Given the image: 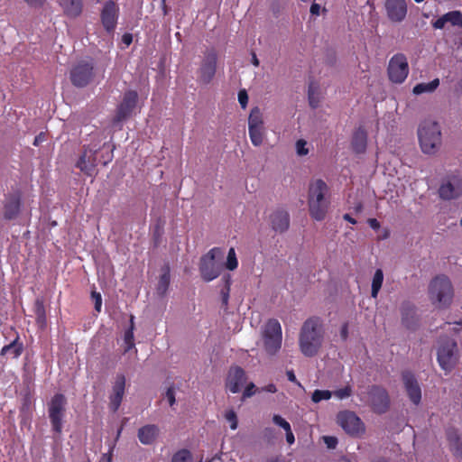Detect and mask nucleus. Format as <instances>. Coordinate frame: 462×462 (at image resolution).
I'll return each instance as SVG.
<instances>
[{
  "label": "nucleus",
  "mask_w": 462,
  "mask_h": 462,
  "mask_svg": "<svg viewBox=\"0 0 462 462\" xmlns=\"http://www.w3.org/2000/svg\"><path fill=\"white\" fill-rule=\"evenodd\" d=\"M447 439L452 453L456 457L462 458V441L460 440L457 430L454 429H448L447 430Z\"/></svg>",
  "instance_id": "c756f323"
},
{
  "label": "nucleus",
  "mask_w": 462,
  "mask_h": 462,
  "mask_svg": "<svg viewBox=\"0 0 462 462\" xmlns=\"http://www.w3.org/2000/svg\"><path fill=\"white\" fill-rule=\"evenodd\" d=\"M439 343V346L437 352L438 363L446 374L450 373L457 362V354L458 349L457 341L448 337H441Z\"/></svg>",
  "instance_id": "39448f33"
},
{
  "label": "nucleus",
  "mask_w": 462,
  "mask_h": 462,
  "mask_svg": "<svg viewBox=\"0 0 462 462\" xmlns=\"http://www.w3.org/2000/svg\"><path fill=\"white\" fill-rule=\"evenodd\" d=\"M171 281L170 267L169 265L163 266L162 269V274L160 275L157 284V293L161 296L165 295L168 291Z\"/></svg>",
  "instance_id": "7c9ffc66"
},
{
  "label": "nucleus",
  "mask_w": 462,
  "mask_h": 462,
  "mask_svg": "<svg viewBox=\"0 0 462 462\" xmlns=\"http://www.w3.org/2000/svg\"><path fill=\"white\" fill-rule=\"evenodd\" d=\"M95 77V65L92 59L78 61L69 71V79L77 88L87 87Z\"/></svg>",
  "instance_id": "6e6552de"
},
{
  "label": "nucleus",
  "mask_w": 462,
  "mask_h": 462,
  "mask_svg": "<svg viewBox=\"0 0 462 462\" xmlns=\"http://www.w3.org/2000/svg\"><path fill=\"white\" fill-rule=\"evenodd\" d=\"M325 337L323 320L317 316L307 319L300 331L299 346L303 356L312 357L318 355Z\"/></svg>",
  "instance_id": "f257e3e1"
},
{
  "label": "nucleus",
  "mask_w": 462,
  "mask_h": 462,
  "mask_svg": "<svg viewBox=\"0 0 462 462\" xmlns=\"http://www.w3.org/2000/svg\"><path fill=\"white\" fill-rule=\"evenodd\" d=\"M337 420L341 428L353 437H359L365 433V424L354 411H340Z\"/></svg>",
  "instance_id": "f8f14e48"
},
{
  "label": "nucleus",
  "mask_w": 462,
  "mask_h": 462,
  "mask_svg": "<svg viewBox=\"0 0 462 462\" xmlns=\"http://www.w3.org/2000/svg\"><path fill=\"white\" fill-rule=\"evenodd\" d=\"M91 297L94 300V303H95V310L97 311H100L101 310V307H102V297H101V294L99 292H97V291H92L91 292Z\"/></svg>",
  "instance_id": "de8ad7c7"
},
{
  "label": "nucleus",
  "mask_w": 462,
  "mask_h": 462,
  "mask_svg": "<svg viewBox=\"0 0 462 462\" xmlns=\"http://www.w3.org/2000/svg\"><path fill=\"white\" fill-rule=\"evenodd\" d=\"M319 87L317 82L311 81L309 84L308 99H309L310 106L312 108H317L319 105Z\"/></svg>",
  "instance_id": "473e14b6"
},
{
  "label": "nucleus",
  "mask_w": 462,
  "mask_h": 462,
  "mask_svg": "<svg viewBox=\"0 0 462 462\" xmlns=\"http://www.w3.org/2000/svg\"><path fill=\"white\" fill-rule=\"evenodd\" d=\"M367 223L374 230H378L381 226L380 222L376 218H369Z\"/></svg>",
  "instance_id": "bf43d9fd"
},
{
  "label": "nucleus",
  "mask_w": 462,
  "mask_h": 462,
  "mask_svg": "<svg viewBox=\"0 0 462 462\" xmlns=\"http://www.w3.org/2000/svg\"><path fill=\"white\" fill-rule=\"evenodd\" d=\"M446 23L455 28V33L462 42V14L459 11H451L444 14Z\"/></svg>",
  "instance_id": "c85d7f7f"
},
{
  "label": "nucleus",
  "mask_w": 462,
  "mask_h": 462,
  "mask_svg": "<svg viewBox=\"0 0 462 462\" xmlns=\"http://www.w3.org/2000/svg\"><path fill=\"white\" fill-rule=\"evenodd\" d=\"M402 379L410 401L414 405H419L421 401V389L415 375L410 371H404Z\"/></svg>",
  "instance_id": "f3484780"
},
{
  "label": "nucleus",
  "mask_w": 462,
  "mask_h": 462,
  "mask_svg": "<svg viewBox=\"0 0 462 462\" xmlns=\"http://www.w3.org/2000/svg\"><path fill=\"white\" fill-rule=\"evenodd\" d=\"M24 350L23 343L21 341L19 335L9 344L4 346L0 351V356H11L12 358L17 359L21 356Z\"/></svg>",
  "instance_id": "bb28decb"
},
{
  "label": "nucleus",
  "mask_w": 462,
  "mask_h": 462,
  "mask_svg": "<svg viewBox=\"0 0 462 462\" xmlns=\"http://www.w3.org/2000/svg\"><path fill=\"white\" fill-rule=\"evenodd\" d=\"M224 251L219 247L210 249L206 254L202 255L199 263V272L205 282H211L217 278L221 272V266L217 263V259H221Z\"/></svg>",
  "instance_id": "423d86ee"
},
{
  "label": "nucleus",
  "mask_w": 462,
  "mask_h": 462,
  "mask_svg": "<svg viewBox=\"0 0 462 462\" xmlns=\"http://www.w3.org/2000/svg\"><path fill=\"white\" fill-rule=\"evenodd\" d=\"M287 378L290 382L296 383L297 385L300 386V382L297 380L295 374L292 370H288L286 372Z\"/></svg>",
  "instance_id": "6e6d98bb"
},
{
  "label": "nucleus",
  "mask_w": 462,
  "mask_h": 462,
  "mask_svg": "<svg viewBox=\"0 0 462 462\" xmlns=\"http://www.w3.org/2000/svg\"><path fill=\"white\" fill-rule=\"evenodd\" d=\"M246 382V374L240 366H234L229 369L226 386L233 393H239Z\"/></svg>",
  "instance_id": "5701e85b"
},
{
  "label": "nucleus",
  "mask_w": 462,
  "mask_h": 462,
  "mask_svg": "<svg viewBox=\"0 0 462 462\" xmlns=\"http://www.w3.org/2000/svg\"><path fill=\"white\" fill-rule=\"evenodd\" d=\"M273 421L274 424L282 428L285 431H288V428L291 427L290 423L278 414L273 415Z\"/></svg>",
  "instance_id": "a18cd8bd"
},
{
  "label": "nucleus",
  "mask_w": 462,
  "mask_h": 462,
  "mask_svg": "<svg viewBox=\"0 0 462 462\" xmlns=\"http://www.w3.org/2000/svg\"><path fill=\"white\" fill-rule=\"evenodd\" d=\"M387 73L393 83H402L409 74V64L403 53L394 54L389 60Z\"/></svg>",
  "instance_id": "9b49d317"
},
{
  "label": "nucleus",
  "mask_w": 462,
  "mask_h": 462,
  "mask_svg": "<svg viewBox=\"0 0 462 462\" xmlns=\"http://www.w3.org/2000/svg\"><path fill=\"white\" fill-rule=\"evenodd\" d=\"M320 11V5L319 4L313 3L310 6V13L313 15H319Z\"/></svg>",
  "instance_id": "680f3d73"
},
{
  "label": "nucleus",
  "mask_w": 462,
  "mask_h": 462,
  "mask_svg": "<svg viewBox=\"0 0 462 462\" xmlns=\"http://www.w3.org/2000/svg\"><path fill=\"white\" fill-rule=\"evenodd\" d=\"M349 336V324L348 322H344L340 328V337L342 341L346 342Z\"/></svg>",
  "instance_id": "8fccbe9b"
},
{
  "label": "nucleus",
  "mask_w": 462,
  "mask_h": 462,
  "mask_svg": "<svg viewBox=\"0 0 462 462\" xmlns=\"http://www.w3.org/2000/svg\"><path fill=\"white\" fill-rule=\"evenodd\" d=\"M2 218L12 221L18 218L23 208V198L20 190L5 194L2 201Z\"/></svg>",
  "instance_id": "9d476101"
},
{
  "label": "nucleus",
  "mask_w": 462,
  "mask_h": 462,
  "mask_svg": "<svg viewBox=\"0 0 462 462\" xmlns=\"http://www.w3.org/2000/svg\"><path fill=\"white\" fill-rule=\"evenodd\" d=\"M217 54L215 50H209L205 53L198 70V81L208 84L215 77L217 71Z\"/></svg>",
  "instance_id": "ddd939ff"
},
{
  "label": "nucleus",
  "mask_w": 462,
  "mask_h": 462,
  "mask_svg": "<svg viewBox=\"0 0 462 462\" xmlns=\"http://www.w3.org/2000/svg\"><path fill=\"white\" fill-rule=\"evenodd\" d=\"M138 101V94L134 90H128L124 94L122 102L119 104L116 109V116L114 117V123H120L128 118L136 106Z\"/></svg>",
  "instance_id": "4468645a"
},
{
  "label": "nucleus",
  "mask_w": 462,
  "mask_h": 462,
  "mask_svg": "<svg viewBox=\"0 0 462 462\" xmlns=\"http://www.w3.org/2000/svg\"><path fill=\"white\" fill-rule=\"evenodd\" d=\"M225 419L226 420V421H228L230 423V428L232 430L237 429L238 420H237V416H236V413L235 412V411H233V410L226 411L225 413Z\"/></svg>",
  "instance_id": "c03bdc74"
},
{
  "label": "nucleus",
  "mask_w": 462,
  "mask_h": 462,
  "mask_svg": "<svg viewBox=\"0 0 462 462\" xmlns=\"http://www.w3.org/2000/svg\"><path fill=\"white\" fill-rule=\"evenodd\" d=\"M323 439L328 448H335L337 445V439L336 437L325 436Z\"/></svg>",
  "instance_id": "603ef678"
},
{
  "label": "nucleus",
  "mask_w": 462,
  "mask_h": 462,
  "mask_svg": "<svg viewBox=\"0 0 462 462\" xmlns=\"http://www.w3.org/2000/svg\"><path fill=\"white\" fill-rule=\"evenodd\" d=\"M269 222L273 231L282 234L290 227V214L285 208H278L270 214Z\"/></svg>",
  "instance_id": "6ab92c4d"
},
{
  "label": "nucleus",
  "mask_w": 462,
  "mask_h": 462,
  "mask_svg": "<svg viewBox=\"0 0 462 462\" xmlns=\"http://www.w3.org/2000/svg\"><path fill=\"white\" fill-rule=\"evenodd\" d=\"M263 391H266L268 393H274L277 392V388L275 386V384L273 383H269L268 385L264 386L263 388Z\"/></svg>",
  "instance_id": "0e129e2a"
},
{
  "label": "nucleus",
  "mask_w": 462,
  "mask_h": 462,
  "mask_svg": "<svg viewBox=\"0 0 462 462\" xmlns=\"http://www.w3.org/2000/svg\"><path fill=\"white\" fill-rule=\"evenodd\" d=\"M225 266L229 271H234L238 266V261H237V258H236V251H235V248H233V247H231L228 250V254H227L226 262L225 263Z\"/></svg>",
  "instance_id": "a19ab883"
},
{
  "label": "nucleus",
  "mask_w": 462,
  "mask_h": 462,
  "mask_svg": "<svg viewBox=\"0 0 462 462\" xmlns=\"http://www.w3.org/2000/svg\"><path fill=\"white\" fill-rule=\"evenodd\" d=\"M385 10L387 17L393 23L402 22L407 15V4L405 0H386Z\"/></svg>",
  "instance_id": "aec40b11"
},
{
  "label": "nucleus",
  "mask_w": 462,
  "mask_h": 462,
  "mask_svg": "<svg viewBox=\"0 0 462 462\" xmlns=\"http://www.w3.org/2000/svg\"><path fill=\"white\" fill-rule=\"evenodd\" d=\"M439 86V79H435L428 83H419L417 84L413 89L412 92L415 95H420L422 93L426 92H433Z\"/></svg>",
  "instance_id": "72a5a7b5"
},
{
  "label": "nucleus",
  "mask_w": 462,
  "mask_h": 462,
  "mask_svg": "<svg viewBox=\"0 0 462 462\" xmlns=\"http://www.w3.org/2000/svg\"><path fill=\"white\" fill-rule=\"evenodd\" d=\"M282 332L280 322L275 319L267 321L263 330V346L270 355L276 354L282 346Z\"/></svg>",
  "instance_id": "1a4fd4ad"
},
{
  "label": "nucleus",
  "mask_w": 462,
  "mask_h": 462,
  "mask_svg": "<svg viewBox=\"0 0 462 462\" xmlns=\"http://www.w3.org/2000/svg\"><path fill=\"white\" fill-rule=\"evenodd\" d=\"M332 395L336 396L339 400L348 398L352 395V388L350 385H346L343 388L334 391L332 393Z\"/></svg>",
  "instance_id": "37998d69"
},
{
  "label": "nucleus",
  "mask_w": 462,
  "mask_h": 462,
  "mask_svg": "<svg viewBox=\"0 0 462 462\" xmlns=\"http://www.w3.org/2000/svg\"><path fill=\"white\" fill-rule=\"evenodd\" d=\"M383 282V273L381 269H377L374 274L372 281L371 296L377 298L380 289Z\"/></svg>",
  "instance_id": "e433bc0d"
},
{
  "label": "nucleus",
  "mask_w": 462,
  "mask_h": 462,
  "mask_svg": "<svg viewBox=\"0 0 462 462\" xmlns=\"http://www.w3.org/2000/svg\"><path fill=\"white\" fill-rule=\"evenodd\" d=\"M332 396V392L328 390H315L311 395V401L318 403L323 400H329Z\"/></svg>",
  "instance_id": "79ce46f5"
},
{
  "label": "nucleus",
  "mask_w": 462,
  "mask_h": 462,
  "mask_svg": "<svg viewBox=\"0 0 462 462\" xmlns=\"http://www.w3.org/2000/svg\"><path fill=\"white\" fill-rule=\"evenodd\" d=\"M369 397L374 412L382 414L387 411L390 406V397L384 388L373 385L369 391Z\"/></svg>",
  "instance_id": "2eb2a0df"
},
{
  "label": "nucleus",
  "mask_w": 462,
  "mask_h": 462,
  "mask_svg": "<svg viewBox=\"0 0 462 462\" xmlns=\"http://www.w3.org/2000/svg\"><path fill=\"white\" fill-rule=\"evenodd\" d=\"M58 4L62 9L64 15L70 19H75L82 14V0H58Z\"/></svg>",
  "instance_id": "a878e982"
},
{
  "label": "nucleus",
  "mask_w": 462,
  "mask_h": 462,
  "mask_svg": "<svg viewBox=\"0 0 462 462\" xmlns=\"http://www.w3.org/2000/svg\"><path fill=\"white\" fill-rule=\"evenodd\" d=\"M374 462H390L389 460H387L386 458H383V457H381V458H378L376 459L375 461Z\"/></svg>",
  "instance_id": "774afa93"
},
{
  "label": "nucleus",
  "mask_w": 462,
  "mask_h": 462,
  "mask_svg": "<svg viewBox=\"0 0 462 462\" xmlns=\"http://www.w3.org/2000/svg\"><path fill=\"white\" fill-rule=\"evenodd\" d=\"M255 393V385L254 383H250L243 392V399L249 398Z\"/></svg>",
  "instance_id": "3c124183"
},
{
  "label": "nucleus",
  "mask_w": 462,
  "mask_h": 462,
  "mask_svg": "<svg viewBox=\"0 0 462 462\" xmlns=\"http://www.w3.org/2000/svg\"><path fill=\"white\" fill-rule=\"evenodd\" d=\"M97 165V150H92L84 146V151L77 161L75 166L84 174L91 177L95 174Z\"/></svg>",
  "instance_id": "a211bd4d"
},
{
  "label": "nucleus",
  "mask_w": 462,
  "mask_h": 462,
  "mask_svg": "<svg viewBox=\"0 0 462 462\" xmlns=\"http://www.w3.org/2000/svg\"><path fill=\"white\" fill-rule=\"evenodd\" d=\"M125 388V377L124 374H117L109 396V409L116 412L119 409Z\"/></svg>",
  "instance_id": "4be33fe9"
},
{
  "label": "nucleus",
  "mask_w": 462,
  "mask_h": 462,
  "mask_svg": "<svg viewBox=\"0 0 462 462\" xmlns=\"http://www.w3.org/2000/svg\"><path fill=\"white\" fill-rule=\"evenodd\" d=\"M67 399L62 393L54 394L48 403V414L52 431L60 435L63 429V419L66 413Z\"/></svg>",
  "instance_id": "0eeeda50"
},
{
  "label": "nucleus",
  "mask_w": 462,
  "mask_h": 462,
  "mask_svg": "<svg viewBox=\"0 0 462 462\" xmlns=\"http://www.w3.org/2000/svg\"><path fill=\"white\" fill-rule=\"evenodd\" d=\"M429 296L434 304L448 307L453 300L454 290L450 280L445 275L433 278L429 285Z\"/></svg>",
  "instance_id": "7ed1b4c3"
},
{
  "label": "nucleus",
  "mask_w": 462,
  "mask_h": 462,
  "mask_svg": "<svg viewBox=\"0 0 462 462\" xmlns=\"http://www.w3.org/2000/svg\"><path fill=\"white\" fill-rule=\"evenodd\" d=\"M166 398L168 399V402H169V404L171 406H173V404L175 403L176 400H175V391H174V388L172 386L169 387L166 391Z\"/></svg>",
  "instance_id": "864d4df0"
},
{
  "label": "nucleus",
  "mask_w": 462,
  "mask_h": 462,
  "mask_svg": "<svg viewBox=\"0 0 462 462\" xmlns=\"http://www.w3.org/2000/svg\"><path fill=\"white\" fill-rule=\"evenodd\" d=\"M238 102L242 108H245L248 103V95L245 89H241L238 92Z\"/></svg>",
  "instance_id": "09e8293b"
},
{
  "label": "nucleus",
  "mask_w": 462,
  "mask_h": 462,
  "mask_svg": "<svg viewBox=\"0 0 462 462\" xmlns=\"http://www.w3.org/2000/svg\"><path fill=\"white\" fill-rule=\"evenodd\" d=\"M171 462H192L191 452L187 448L180 449L172 456Z\"/></svg>",
  "instance_id": "ea45409f"
},
{
  "label": "nucleus",
  "mask_w": 462,
  "mask_h": 462,
  "mask_svg": "<svg viewBox=\"0 0 462 462\" xmlns=\"http://www.w3.org/2000/svg\"><path fill=\"white\" fill-rule=\"evenodd\" d=\"M330 206L329 188L321 179L311 180L308 189V208L311 218L325 219Z\"/></svg>",
  "instance_id": "f03ea898"
},
{
  "label": "nucleus",
  "mask_w": 462,
  "mask_h": 462,
  "mask_svg": "<svg viewBox=\"0 0 462 462\" xmlns=\"http://www.w3.org/2000/svg\"><path fill=\"white\" fill-rule=\"evenodd\" d=\"M367 133L363 127H358L352 138L351 145L356 153H364L366 150Z\"/></svg>",
  "instance_id": "cd10ccee"
},
{
  "label": "nucleus",
  "mask_w": 462,
  "mask_h": 462,
  "mask_svg": "<svg viewBox=\"0 0 462 462\" xmlns=\"http://www.w3.org/2000/svg\"><path fill=\"white\" fill-rule=\"evenodd\" d=\"M263 127V114L258 106L252 108L248 117V127Z\"/></svg>",
  "instance_id": "f704fd0d"
},
{
  "label": "nucleus",
  "mask_w": 462,
  "mask_h": 462,
  "mask_svg": "<svg viewBox=\"0 0 462 462\" xmlns=\"http://www.w3.org/2000/svg\"><path fill=\"white\" fill-rule=\"evenodd\" d=\"M343 218L353 225L356 224V220L354 217H352L349 214H345L343 216Z\"/></svg>",
  "instance_id": "69168bd1"
},
{
  "label": "nucleus",
  "mask_w": 462,
  "mask_h": 462,
  "mask_svg": "<svg viewBox=\"0 0 462 462\" xmlns=\"http://www.w3.org/2000/svg\"><path fill=\"white\" fill-rule=\"evenodd\" d=\"M125 343L126 345V347L125 349V352L130 351L134 346V317H131V326L130 328L125 332Z\"/></svg>",
  "instance_id": "4c0bfd02"
},
{
  "label": "nucleus",
  "mask_w": 462,
  "mask_h": 462,
  "mask_svg": "<svg viewBox=\"0 0 462 462\" xmlns=\"http://www.w3.org/2000/svg\"><path fill=\"white\" fill-rule=\"evenodd\" d=\"M225 282L224 288L221 290V297L223 305L226 306L229 300L230 287H231V275L225 274L222 278Z\"/></svg>",
  "instance_id": "58836bf2"
},
{
  "label": "nucleus",
  "mask_w": 462,
  "mask_h": 462,
  "mask_svg": "<svg viewBox=\"0 0 462 462\" xmlns=\"http://www.w3.org/2000/svg\"><path fill=\"white\" fill-rule=\"evenodd\" d=\"M162 8L163 14L166 15L168 14V7L166 5V0H162Z\"/></svg>",
  "instance_id": "338daca9"
},
{
  "label": "nucleus",
  "mask_w": 462,
  "mask_h": 462,
  "mask_svg": "<svg viewBox=\"0 0 462 462\" xmlns=\"http://www.w3.org/2000/svg\"><path fill=\"white\" fill-rule=\"evenodd\" d=\"M439 197L443 199H453L462 194V179L451 176L446 183H442L439 189Z\"/></svg>",
  "instance_id": "412c9836"
},
{
  "label": "nucleus",
  "mask_w": 462,
  "mask_h": 462,
  "mask_svg": "<svg viewBox=\"0 0 462 462\" xmlns=\"http://www.w3.org/2000/svg\"><path fill=\"white\" fill-rule=\"evenodd\" d=\"M34 313L36 316V323L40 327H44L46 325V311L42 299H36L34 302Z\"/></svg>",
  "instance_id": "2f4dec72"
},
{
  "label": "nucleus",
  "mask_w": 462,
  "mask_h": 462,
  "mask_svg": "<svg viewBox=\"0 0 462 462\" xmlns=\"http://www.w3.org/2000/svg\"><path fill=\"white\" fill-rule=\"evenodd\" d=\"M27 5L32 7H41L43 5L45 0H23Z\"/></svg>",
  "instance_id": "4d7b16f0"
},
{
  "label": "nucleus",
  "mask_w": 462,
  "mask_h": 462,
  "mask_svg": "<svg viewBox=\"0 0 462 462\" xmlns=\"http://www.w3.org/2000/svg\"><path fill=\"white\" fill-rule=\"evenodd\" d=\"M306 141H304L303 139H300V140H298L296 142V149H297V153L300 156L302 155H307L309 153V150L306 148Z\"/></svg>",
  "instance_id": "49530a36"
},
{
  "label": "nucleus",
  "mask_w": 462,
  "mask_h": 462,
  "mask_svg": "<svg viewBox=\"0 0 462 462\" xmlns=\"http://www.w3.org/2000/svg\"><path fill=\"white\" fill-rule=\"evenodd\" d=\"M160 435V429L155 424H146L138 430L137 437L143 445H152Z\"/></svg>",
  "instance_id": "393cba45"
},
{
  "label": "nucleus",
  "mask_w": 462,
  "mask_h": 462,
  "mask_svg": "<svg viewBox=\"0 0 462 462\" xmlns=\"http://www.w3.org/2000/svg\"><path fill=\"white\" fill-rule=\"evenodd\" d=\"M249 137L254 146H260L263 143L264 136L263 127H248Z\"/></svg>",
  "instance_id": "c9c22d12"
},
{
  "label": "nucleus",
  "mask_w": 462,
  "mask_h": 462,
  "mask_svg": "<svg viewBox=\"0 0 462 462\" xmlns=\"http://www.w3.org/2000/svg\"><path fill=\"white\" fill-rule=\"evenodd\" d=\"M446 24H447L446 20H445V17L443 14L442 16L438 18L435 22H433L432 26L435 29H443V28H445Z\"/></svg>",
  "instance_id": "5fc2aeb1"
},
{
  "label": "nucleus",
  "mask_w": 462,
  "mask_h": 462,
  "mask_svg": "<svg viewBox=\"0 0 462 462\" xmlns=\"http://www.w3.org/2000/svg\"><path fill=\"white\" fill-rule=\"evenodd\" d=\"M418 137L424 153H434L441 143V132L437 122L424 120L419 129Z\"/></svg>",
  "instance_id": "20e7f679"
},
{
  "label": "nucleus",
  "mask_w": 462,
  "mask_h": 462,
  "mask_svg": "<svg viewBox=\"0 0 462 462\" xmlns=\"http://www.w3.org/2000/svg\"><path fill=\"white\" fill-rule=\"evenodd\" d=\"M119 14L118 5L112 0L106 1L101 10L100 19L104 29L113 32L116 27Z\"/></svg>",
  "instance_id": "dca6fc26"
},
{
  "label": "nucleus",
  "mask_w": 462,
  "mask_h": 462,
  "mask_svg": "<svg viewBox=\"0 0 462 462\" xmlns=\"http://www.w3.org/2000/svg\"><path fill=\"white\" fill-rule=\"evenodd\" d=\"M44 141H45V134L40 133L38 135L35 136L32 144L34 146H39Z\"/></svg>",
  "instance_id": "13d9d810"
},
{
  "label": "nucleus",
  "mask_w": 462,
  "mask_h": 462,
  "mask_svg": "<svg viewBox=\"0 0 462 462\" xmlns=\"http://www.w3.org/2000/svg\"><path fill=\"white\" fill-rule=\"evenodd\" d=\"M122 40H123V42H124L125 44H126V45H130V44L132 43V41H133V36H132V34H130V33H125V34L123 35Z\"/></svg>",
  "instance_id": "e2e57ef3"
},
{
  "label": "nucleus",
  "mask_w": 462,
  "mask_h": 462,
  "mask_svg": "<svg viewBox=\"0 0 462 462\" xmlns=\"http://www.w3.org/2000/svg\"><path fill=\"white\" fill-rule=\"evenodd\" d=\"M288 429H289L288 431H285L286 432V441L288 442V444L292 445L295 441L294 434H293L291 427Z\"/></svg>",
  "instance_id": "052dcab7"
},
{
  "label": "nucleus",
  "mask_w": 462,
  "mask_h": 462,
  "mask_svg": "<svg viewBox=\"0 0 462 462\" xmlns=\"http://www.w3.org/2000/svg\"><path fill=\"white\" fill-rule=\"evenodd\" d=\"M402 324L408 329L413 330L418 326V317L415 307L410 302H403L401 306Z\"/></svg>",
  "instance_id": "b1692460"
}]
</instances>
